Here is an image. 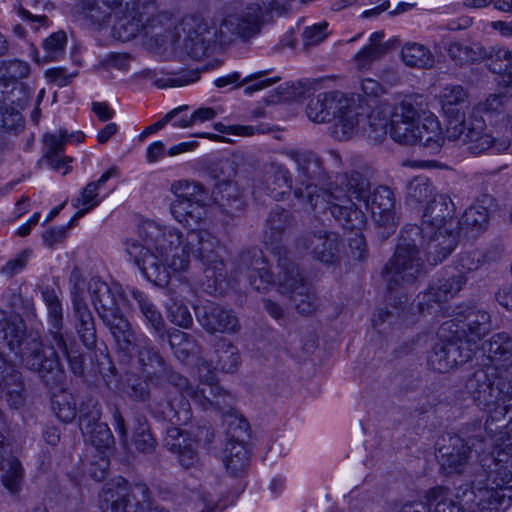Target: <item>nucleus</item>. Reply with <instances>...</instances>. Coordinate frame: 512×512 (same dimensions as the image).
I'll use <instances>...</instances> for the list:
<instances>
[{"label":"nucleus","instance_id":"7ed1b4c3","mask_svg":"<svg viewBox=\"0 0 512 512\" xmlns=\"http://www.w3.org/2000/svg\"><path fill=\"white\" fill-rule=\"evenodd\" d=\"M285 155L296 164L298 183L295 197L313 211L328 209L331 216L345 227L360 228L364 224L362 210L347 197L344 185L336 176L327 189L318 188V183L326 178L319 156L310 150L290 149Z\"/></svg>","mask_w":512,"mask_h":512},{"label":"nucleus","instance_id":"f3484780","mask_svg":"<svg viewBox=\"0 0 512 512\" xmlns=\"http://www.w3.org/2000/svg\"><path fill=\"white\" fill-rule=\"evenodd\" d=\"M148 486L135 484L130 486L124 479L106 484L99 493L101 512H137L146 502Z\"/></svg>","mask_w":512,"mask_h":512},{"label":"nucleus","instance_id":"5701e85b","mask_svg":"<svg viewBox=\"0 0 512 512\" xmlns=\"http://www.w3.org/2000/svg\"><path fill=\"white\" fill-rule=\"evenodd\" d=\"M419 124L417 109L410 101L404 100L394 107L390 115V136L395 142L415 145Z\"/></svg>","mask_w":512,"mask_h":512},{"label":"nucleus","instance_id":"774afa93","mask_svg":"<svg viewBox=\"0 0 512 512\" xmlns=\"http://www.w3.org/2000/svg\"><path fill=\"white\" fill-rule=\"evenodd\" d=\"M496 390L500 405H507L506 401L512 399V371H496Z\"/></svg>","mask_w":512,"mask_h":512},{"label":"nucleus","instance_id":"6e6d98bb","mask_svg":"<svg viewBox=\"0 0 512 512\" xmlns=\"http://www.w3.org/2000/svg\"><path fill=\"white\" fill-rule=\"evenodd\" d=\"M213 396L211 409L219 412L224 416H234L236 414V399L229 391L223 387H213L209 389Z\"/></svg>","mask_w":512,"mask_h":512},{"label":"nucleus","instance_id":"cd10ccee","mask_svg":"<svg viewBox=\"0 0 512 512\" xmlns=\"http://www.w3.org/2000/svg\"><path fill=\"white\" fill-rule=\"evenodd\" d=\"M75 16L85 24L103 28L109 23L112 12L122 9L123 0H77Z\"/></svg>","mask_w":512,"mask_h":512},{"label":"nucleus","instance_id":"9d476101","mask_svg":"<svg viewBox=\"0 0 512 512\" xmlns=\"http://www.w3.org/2000/svg\"><path fill=\"white\" fill-rule=\"evenodd\" d=\"M344 185L345 193L350 201L353 199L363 202L371 212L375 223L386 230L383 238H388L398 225L396 199L393 190L385 185H379L371 192L369 179L359 171L344 173L338 178Z\"/></svg>","mask_w":512,"mask_h":512},{"label":"nucleus","instance_id":"a878e982","mask_svg":"<svg viewBox=\"0 0 512 512\" xmlns=\"http://www.w3.org/2000/svg\"><path fill=\"white\" fill-rule=\"evenodd\" d=\"M205 368L207 369V372L204 375L201 374L202 368H198L201 387H194L189 383L187 378L182 375H174L173 387L180 393V397L175 398L176 400H185L188 402L189 398L201 406L202 409H211V399H213V396L210 394L209 389L221 386L218 383H213V374L210 369V365H207Z\"/></svg>","mask_w":512,"mask_h":512},{"label":"nucleus","instance_id":"0eeeda50","mask_svg":"<svg viewBox=\"0 0 512 512\" xmlns=\"http://www.w3.org/2000/svg\"><path fill=\"white\" fill-rule=\"evenodd\" d=\"M44 347L37 334L27 333L24 321L16 315H0V354L13 353L22 364L35 372L48 387L60 385L65 377L57 348Z\"/></svg>","mask_w":512,"mask_h":512},{"label":"nucleus","instance_id":"f257e3e1","mask_svg":"<svg viewBox=\"0 0 512 512\" xmlns=\"http://www.w3.org/2000/svg\"><path fill=\"white\" fill-rule=\"evenodd\" d=\"M145 245L127 240L125 250L144 277L157 286L169 283L172 273L188 270L193 256L203 265V290L210 295L222 294L226 281L220 240L207 230L192 229L184 235L174 226L145 221L139 229Z\"/></svg>","mask_w":512,"mask_h":512},{"label":"nucleus","instance_id":"052dcab7","mask_svg":"<svg viewBox=\"0 0 512 512\" xmlns=\"http://www.w3.org/2000/svg\"><path fill=\"white\" fill-rule=\"evenodd\" d=\"M132 444L138 452L144 454H150L155 450L157 442L146 422L139 423L138 427L134 430Z\"/></svg>","mask_w":512,"mask_h":512},{"label":"nucleus","instance_id":"393cba45","mask_svg":"<svg viewBox=\"0 0 512 512\" xmlns=\"http://www.w3.org/2000/svg\"><path fill=\"white\" fill-rule=\"evenodd\" d=\"M100 411L96 406L85 413L80 410L79 425L87 441L100 453H106L112 449L115 439L107 424L99 422Z\"/></svg>","mask_w":512,"mask_h":512},{"label":"nucleus","instance_id":"c85d7f7f","mask_svg":"<svg viewBox=\"0 0 512 512\" xmlns=\"http://www.w3.org/2000/svg\"><path fill=\"white\" fill-rule=\"evenodd\" d=\"M482 349L495 371L512 369V336L507 332L495 333L483 342Z\"/></svg>","mask_w":512,"mask_h":512},{"label":"nucleus","instance_id":"f704fd0d","mask_svg":"<svg viewBox=\"0 0 512 512\" xmlns=\"http://www.w3.org/2000/svg\"><path fill=\"white\" fill-rule=\"evenodd\" d=\"M131 297L137 305L144 322L155 332L159 339L166 335L165 321L150 297L136 288L131 289Z\"/></svg>","mask_w":512,"mask_h":512},{"label":"nucleus","instance_id":"49530a36","mask_svg":"<svg viewBox=\"0 0 512 512\" xmlns=\"http://www.w3.org/2000/svg\"><path fill=\"white\" fill-rule=\"evenodd\" d=\"M248 460V451L243 443L237 441H230L228 443L223 462L227 471L232 476H241L246 470Z\"/></svg>","mask_w":512,"mask_h":512},{"label":"nucleus","instance_id":"8fccbe9b","mask_svg":"<svg viewBox=\"0 0 512 512\" xmlns=\"http://www.w3.org/2000/svg\"><path fill=\"white\" fill-rule=\"evenodd\" d=\"M392 111L387 108H376L368 115V127L365 129L367 136L376 141L381 142L388 133V125L390 126V115Z\"/></svg>","mask_w":512,"mask_h":512},{"label":"nucleus","instance_id":"603ef678","mask_svg":"<svg viewBox=\"0 0 512 512\" xmlns=\"http://www.w3.org/2000/svg\"><path fill=\"white\" fill-rule=\"evenodd\" d=\"M170 192L175 196L173 201H197L201 200L204 188L196 181L178 180L171 184Z\"/></svg>","mask_w":512,"mask_h":512},{"label":"nucleus","instance_id":"412c9836","mask_svg":"<svg viewBox=\"0 0 512 512\" xmlns=\"http://www.w3.org/2000/svg\"><path fill=\"white\" fill-rule=\"evenodd\" d=\"M440 337L445 340L436 343L428 355V364L433 370L440 373L448 372L472 359L473 348H465L449 332H446V336Z\"/></svg>","mask_w":512,"mask_h":512},{"label":"nucleus","instance_id":"4d7b16f0","mask_svg":"<svg viewBox=\"0 0 512 512\" xmlns=\"http://www.w3.org/2000/svg\"><path fill=\"white\" fill-rule=\"evenodd\" d=\"M496 424V428H500L498 435L501 433L504 437L505 444L512 442V403L507 407L496 409L491 415L488 429H492V425Z\"/></svg>","mask_w":512,"mask_h":512},{"label":"nucleus","instance_id":"7c9ffc66","mask_svg":"<svg viewBox=\"0 0 512 512\" xmlns=\"http://www.w3.org/2000/svg\"><path fill=\"white\" fill-rule=\"evenodd\" d=\"M212 197L222 212L232 218L239 217L245 210L246 202L243 193L235 182H218L212 191Z\"/></svg>","mask_w":512,"mask_h":512},{"label":"nucleus","instance_id":"c9c22d12","mask_svg":"<svg viewBox=\"0 0 512 512\" xmlns=\"http://www.w3.org/2000/svg\"><path fill=\"white\" fill-rule=\"evenodd\" d=\"M267 186L264 193L274 200L280 201L289 194L292 188V178L289 170L279 163H271L266 170Z\"/></svg>","mask_w":512,"mask_h":512},{"label":"nucleus","instance_id":"79ce46f5","mask_svg":"<svg viewBox=\"0 0 512 512\" xmlns=\"http://www.w3.org/2000/svg\"><path fill=\"white\" fill-rule=\"evenodd\" d=\"M491 201V197L485 195L481 200L469 206L458 223L461 228L474 231L486 229L489 223V209L487 204H490Z\"/></svg>","mask_w":512,"mask_h":512},{"label":"nucleus","instance_id":"72a5a7b5","mask_svg":"<svg viewBox=\"0 0 512 512\" xmlns=\"http://www.w3.org/2000/svg\"><path fill=\"white\" fill-rule=\"evenodd\" d=\"M117 174L115 167L109 168L101 177L94 182L88 183L81 191L80 195L72 201V204L78 211L73 216L72 221L83 217L86 213L94 209L101 203L98 190L114 175Z\"/></svg>","mask_w":512,"mask_h":512},{"label":"nucleus","instance_id":"13d9d810","mask_svg":"<svg viewBox=\"0 0 512 512\" xmlns=\"http://www.w3.org/2000/svg\"><path fill=\"white\" fill-rule=\"evenodd\" d=\"M166 314L168 320L181 328H190L193 324L192 315L188 307L177 299H171L170 303L167 304Z\"/></svg>","mask_w":512,"mask_h":512},{"label":"nucleus","instance_id":"dca6fc26","mask_svg":"<svg viewBox=\"0 0 512 512\" xmlns=\"http://www.w3.org/2000/svg\"><path fill=\"white\" fill-rule=\"evenodd\" d=\"M69 284L76 334L86 348L93 349L97 342L95 319L86 302L85 281L79 270L71 272Z\"/></svg>","mask_w":512,"mask_h":512},{"label":"nucleus","instance_id":"20e7f679","mask_svg":"<svg viewBox=\"0 0 512 512\" xmlns=\"http://www.w3.org/2000/svg\"><path fill=\"white\" fill-rule=\"evenodd\" d=\"M280 247L274 248L279 269L277 279L270 270V265L259 248H250L241 252L237 260L235 277L244 276L249 285L257 292L265 293L274 285L277 291L290 298L294 308L304 315L312 314L318 307V298L312 288L304 282L298 266L283 255Z\"/></svg>","mask_w":512,"mask_h":512},{"label":"nucleus","instance_id":"4468645a","mask_svg":"<svg viewBox=\"0 0 512 512\" xmlns=\"http://www.w3.org/2000/svg\"><path fill=\"white\" fill-rule=\"evenodd\" d=\"M491 318L487 311L474 306L462 304L452 311V318L443 322L438 335L452 334L465 348L477 347V343L490 331Z\"/></svg>","mask_w":512,"mask_h":512},{"label":"nucleus","instance_id":"473e14b6","mask_svg":"<svg viewBox=\"0 0 512 512\" xmlns=\"http://www.w3.org/2000/svg\"><path fill=\"white\" fill-rule=\"evenodd\" d=\"M170 213L178 223L192 230L205 223L208 209L202 199L197 201H172Z\"/></svg>","mask_w":512,"mask_h":512},{"label":"nucleus","instance_id":"a18cd8bd","mask_svg":"<svg viewBox=\"0 0 512 512\" xmlns=\"http://www.w3.org/2000/svg\"><path fill=\"white\" fill-rule=\"evenodd\" d=\"M401 58L405 65L420 69H429L434 65V56L424 45L406 43L401 50Z\"/></svg>","mask_w":512,"mask_h":512},{"label":"nucleus","instance_id":"de8ad7c7","mask_svg":"<svg viewBox=\"0 0 512 512\" xmlns=\"http://www.w3.org/2000/svg\"><path fill=\"white\" fill-rule=\"evenodd\" d=\"M51 409L63 423L72 422L77 415V405L73 395L62 389L52 394Z\"/></svg>","mask_w":512,"mask_h":512},{"label":"nucleus","instance_id":"1a4fd4ad","mask_svg":"<svg viewBox=\"0 0 512 512\" xmlns=\"http://www.w3.org/2000/svg\"><path fill=\"white\" fill-rule=\"evenodd\" d=\"M169 21L166 15L157 12L155 1L129 0L124 9L115 13L112 35L122 42L142 35L162 45Z\"/></svg>","mask_w":512,"mask_h":512},{"label":"nucleus","instance_id":"a19ab883","mask_svg":"<svg viewBox=\"0 0 512 512\" xmlns=\"http://www.w3.org/2000/svg\"><path fill=\"white\" fill-rule=\"evenodd\" d=\"M214 362L220 371L235 373L241 365L238 348L227 339H219L214 345Z\"/></svg>","mask_w":512,"mask_h":512},{"label":"nucleus","instance_id":"2eb2a0df","mask_svg":"<svg viewBox=\"0 0 512 512\" xmlns=\"http://www.w3.org/2000/svg\"><path fill=\"white\" fill-rule=\"evenodd\" d=\"M85 290L88 291L99 318L109 329L112 337L131 325L119 307V299L122 296V288L119 284H109L100 277L94 276L85 283Z\"/></svg>","mask_w":512,"mask_h":512},{"label":"nucleus","instance_id":"c756f323","mask_svg":"<svg viewBox=\"0 0 512 512\" xmlns=\"http://www.w3.org/2000/svg\"><path fill=\"white\" fill-rule=\"evenodd\" d=\"M0 389L5 393L10 408L20 409L25 405L26 393L21 373L14 365L0 357Z\"/></svg>","mask_w":512,"mask_h":512},{"label":"nucleus","instance_id":"bf43d9fd","mask_svg":"<svg viewBox=\"0 0 512 512\" xmlns=\"http://www.w3.org/2000/svg\"><path fill=\"white\" fill-rule=\"evenodd\" d=\"M507 97L502 94H490L485 100L480 101L474 108L475 113L495 117L505 112Z\"/></svg>","mask_w":512,"mask_h":512},{"label":"nucleus","instance_id":"e2e57ef3","mask_svg":"<svg viewBox=\"0 0 512 512\" xmlns=\"http://www.w3.org/2000/svg\"><path fill=\"white\" fill-rule=\"evenodd\" d=\"M364 216V224L360 228L345 227L342 223H339L344 229L353 232V237L348 239V245L351 256L356 260H363L367 256V244L362 235V229L366 226L367 218L365 213L362 211Z\"/></svg>","mask_w":512,"mask_h":512},{"label":"nucleus","instance_id":"e433bc0d","mask_svg":"<svg viewBox=\"0 0 512 512\" xmlns=\"http://www.w3.org/2000/svg\"><path fill=\"white\" fill-rule=\"evenodd\" d=\"M0 470L3 471L1 482L11 495H18L22 489L24 469L20 461L7 452L0 451Z\"/></svg>","mask_w":512,"mask_h":512},{"label":"nucleus","instance_id":"39448f33","mask_svg":"<svg viewBox=\"0 0 512 512\" xmlns=\"http://www.w3.org/2000/svg\"><path fill=\"white\" fill-rule=\"evenodd\" d=\"M285 0H261L228 13L219 27L208 20L191 17L184 22L186 38L184 49L187 54L200 60L212 53L217 43L226 44L234 37L249 39L259 33L264 13L276 10Z\"/></svg>","mask_w":512,"mask_h":512},{"label":"nucleus","instance_id":"864d4df0","mask_svg":"<svg viewBox=\"0 0 512 512\" xmlns=\"http://www.w3.org/2000/svg\"><path fill=\"white\" fill-rule=\"evenodd\" d=\"M65 347H56L57 353L60 352L67 359L70 370L76 376H82L84 373V357L79 353L77 344L72 335L64 337Z\"/></svg>","mask_w":512,"mask_h":512},{"label":"nucleus","instance_id":"bb28decb","mask_svg":"<svg viewBox=\"0 0 512 512\" xmlns=\"http://www.w3.org/2000/svg\"><path fill=\"white\" fill-rule=\"evenodd\" d=\"M448 224L458 227V222L454 220V204L445 195L434 196L425 207L419 228L431 232L432 229L446 228Z\"/></svg>","mask_w":512,"mask_h":512},{"label":"nucleus","instance_id":"b1692460","mask_svg":"<svg viewBox=\"0 0 512 512\" xmlns=\"http://www.w3.org/2000/svg\"><path fill=\"white\" fill-rule=\"evenodd\" d=\"M42 298L47 309L48 329L46 342L52 347H65L64 337L70 334L64 333V313L62 302L54 288L46 286L42 292Z\"/></svg>","mask_w":512,"mask_h":512},{"label":"nucleus","instance_id":"c03bdc74","mask_svg":"<svg viewBox=\"0 0 512 512\" xmlns=\"http://www.w3.org/2000/svg\"><path fill=\"white\" fill-rule=\"evenodd\" d=\"M84 134L82 132L68 133L65 129H60L57 133H50L44 136V155L43 159L54 156H61L64 152L66 143L82 142Z\"/></svg>","mask_w":512,"mask_h":512},{"label":"nucleus","instance_id":"37998d69","mask_svg":"<svg viewBox=\"0 0 512 512\" xmlns=\"http://www.w3.org/2000/svg\"><path fill=\"white\" fill-rule=\"evenodd\" d=\"M434 187L425 176H417L406 185L405 203L411 208H417L422 204H428L434 195Z\"/></svg>","mask_w":512,"mask_h":512},{"label":"nucleus","instance_id":"ddd939ff","mask_svg":"<svg viewBox=\"0 0 512 512\" xmlns=\"http://www.w3.org/2000/svg\"><path fill=\"white\" fill-rule=\"evenodd\" d=\"M471 489H465L463 492H467L468 494L473 490L472 483ZM500 490V496L497 500H492L493 503L489 501H485L486 508L482 509L477 504L479 502V497L474 496H465L464 493L460 495L457 493L458 501L455 502L449 496L448 489L444 487H435L428 491L426 495L427 503L422 501H413L405 503L401 509V512H492L493 510H498L502 505V501L505 498V495ZM476 495H479L477 489H474ZM458 492H461V489H458Z\"/></svg>","mask_w":512,"mask_h":512},{"label":"nucleus","instance_id":"2f4dec72","mask_svg":"<svg viewBox=\"0 0 512 512\" xmlns=\"http://www.w3.org/2000/svg\"><path fill=\"white\" fill-rule=\"evenodd\" d=\"M168 342L175 357L186 364H197L200 368L206 367V363L200 358L201 347L188 333L178 329L167 332Z\"/></svg>","mask_w":512,"mask_h":512},{"label":"nucleus","instance_id":"680f3d73","mask_svg":"<svg viewBox=\"0 0 512 512\" xmlns=\"http://www.w3.org/2000/svg\"><path fill=\"white\" fill-rule=\"evenodd\" d=\"M67 42L66 34L63 31L53 33L43 42L46 61H57L65 52Z\"/></svg>","mask_w":512,"mask_h":512},{"label":"nucleus","instance_id":"4be33fe9","mask_svg":"<svg viewBox=\"0 0 512 512\" xmlns=\"http://www.w3.org/2000/svg\"><path fill=\"white\" fill-rule=\"evenodd\" d=\"M195 314L198 323L209 334H235L241 327L235 311L212 301L195 307Z\"/></svg>","mask_w":512,"mask_h":512},{"label":"nucleus","instance_id":"3c124183","mask_svg":"<svg viewBox=\"0 0 512 512\" xmlns=\"http://www.w3.org/2000/svg\"><path fill=\"white\" fill-rule=\"evenodd\" d=\"M447 51L449 57L459 65L476 62L486 55L480 46L471 47L461 42L450 43Z\"/></svg>","mask_w":512,"mask_h":512},{"label":"nucleus","instance_id":"f8f14e48","mask_svg":"<svg viewBox=\"0 0 512 512\" xmlns=\"http://www.w3.org/2000/svg\"><path fill=\"white\" fill-rule=\"evenodd\" d=\"M306 114L315 123L337 118L332 133L339 140L352 137L358 125V113L354 102L337 92L320 93L312 97L307 104Z\"/></svg>","mask_w":512,"mask_h":512},{"label":"nucleus","instance_id":"338daca9","mask_svg":"<svg viewBox=\"0 0 512 512\" xmlns=\"http://www.w3.org/2000/svg\"><path fill=\"white\" fill-rule=\"evenodd\" d=\"M327 27L328 24L326 22L306 27L302 34L304 47L308 48L310 46H315L324 41L328 35Z\"/></svg>","mask_w":512,"mask_h":512},{"label":"nucleus","instance_id":"aec40b11","mask_svg":"<svg viewBox=\"0 0 512 512\" xmlns=\"http://www.w3.org/2000/svg\"><path fill=\"white\" fill-rule=\"evenodd\" d=\"M342 246L339 235L327 230L308 232L297 243V248L301 252L324 264L338 262Z\"/></svg>","mask_w":512,"mask_h":512},{"label":"nucleus","instance_id":"6e6552de","mask_svg":"<svg viewBox=\"0 0 512 512\" xmlns=\"http://www.w3.org/2000/svg\"><path fill=\"white\" fill-rule=\"evenodd\" d=\"M468 97L469 94L462 85L447 84L442 88L439 101L442 110L448 116L447 139L466 145L475 155L487 151L493 154L505 152L511 145L508 137L488 132L485 120L481 116L466 119L464 113H461L468 104Z\"/></svg>","mask_w":512,"mask_h":512},{"label":"nucleus","instance_id":"a211bd4d","mask_svg":"<svg viewBox=\"0 0 512 512\" xmlns=\"http://www.w3.org/2000/svg\"><path fill=\"white\" fill-rule=\"evenodd\" d=\"M150 411L155 417L167 421L171 425L167 427L164 439V445L169 451L172 453L179 451L182 445L190 441L180 428V426L187 425L192 418L189 402L170 399L166 401V404H150Z\"/></svg>","mask_w":512,"mask_h":512},{"label":"nucleus","instance_id":"09e8293b","mask_svg":"<svg viewBox=\"0 0 512 512\" xmlns=\"http://www.w3.org/2000/svg\"><path fill=\"white\" fill-rule=\"evenodd\" d=\"M468 276L457 274L440 280L436 286H432L427 293L428 297H435L436 302L446 301L450 297H454L467 284Z\"/></svg>","mask_w":512,"mask_h":512},{"label":"nucleus","instance_id":"69168bd1","mask_svg":"<svg viewBox=\"0 0 512 512\" xmlns=\"http://www.w3.org/2000/svg\"><path fill=\"white\" fill-rule=\"evenodd\" d=\"M267 73L268 70L260 71L255 74H250L246 76L242 80V83L247 85L244 89L245 93L247 95H250L256 91L270 87L271 85L277 83L280 80V77L265 78Z\"/></svg>","mask_w":512,"mask_h":512},{"label":"nucleus","instance_id":"6ab92c4d","mask_svg":"<svg viewBox=\"0 0 512 512\" xmlns=\"http://www.w3.org/2000/svg\"><path fill=\"white\" fill-rule=\"evenodd\" d=\"M496 371L486 367L475 371L466 381L465 388L472 397L474 403L488 413L485 422V433H498L500 428H496V424L492 425V429H488L491 415L496 409L507 407L508 405H500L496 390Z\"/></svg>","mask_w":512,"mask_h":512},{"label":"nucleus","instance_id":"0e129e2a","mask_svg":"<svg viewBox=\"0 0 512 512\" xmlns=\"http://www.w3.org/2000/svg\"><path fill=\"white\" fill-rule=\"evenodd\" d=\"M17 3L18 13L22 18L29 21H37L39 23L46 22L47 17L45 15L32 14L28 8L34 9L35 11H39L40 7H42L43 11L51 10L53 8V5L45 0H17Z\"/></svg>","mask_w":512,"mask_h":512},{"label":"nucleus","instance_id":"9b49d317","mask_svg":"<svg viewBox=\"0 0 512 512\" xmlns=\"http://www.w3.org/2000/svg\"><path fill=\"white\" fill-rule=\"evenodd\" d=\"M113 339L119 353L136 358L138 369L151 384L160 385L168 382L174 386V375L179 374L172 370L144 332L135 331L130 325Z\"/></svg>","mask_w":512,"mask_h":512},{"label":"nucleus","instance_id":"423d86ee","mask_svg":"<svg viewBox=\"0 0 512 512\" xmlns=\"http://www.w3.org/2000/svg\"><path fill=\"white\" fill-rule=\"evenodd\" d=\"M285 0H261L228 13L219 27L208 20L191 17L184 22L186 38L184 49L187 54L200 60L212 53L217 43L226 44L234 37L249 39L259 33L264 13L276 10Z\"/></svg>","mask_w":512,"mask_h":512},{"label":"nucleus","instance_id":"5fc2aeb1","mask_svg":"<svg viewBox=\"0 0 512 512\" xmlns=\"http://www.w3.org/2000/svg\"><path fill=\"white\" fill-rule=\"evenodd\" d=\"M485 263V256L479 250L466 251L461 253L455 263V269L459 274L470 276L479 270Z\"/></svg>","mask_w":512,"mask_h":512},{"label":"nucleus","instance_id":"58836bf2","mask_svg":"<svg viewBox=\"0 0 512 512\" xmlns=\"http://www.w3.org/2000/svg\"><path fill=\"white\" fill-rule=\"evenodd\" d=\"M417 144L422 145L429 153H436L444 144V137L440 122L434 115H429L420 121L418 127Z\"/></svg>","mask_w":512,"mask_h":512},{"label":"nucleus","instance_id":"4c0bfd02","mask_svg":"<svg viewBox=\"0 0 512 512\" xmlns=\"http://www.w3.org/2000/svg\"><path fill=\"white\" fill-rule=\"evenodd\" d=\"M294 226V219L289 211L276 206L269 212L266 225L265 237L271 245L280 243Z\"/></svg>","mask_w":512,"mask_h":512},{"label":"nucleus","instance_id":"f03ea898","mask_svg":"<svg viewBox=\"0 0 512 512\" xmlns=\"http://www.w3.org/2000/svg\"><path fill=\"white\" fill-rule=\"evenodd\" d=\"M458 227L424 231L418 225L407 224L400 230L395 251L386 262L382 276L388 290V303L397 316L408 319L412 307L408 304L409 289L424 274L427 260L432 265L444 261L456 248Z\"/></svg>","mask_w":512,"mask_h":512},{"label":"nucleus","instance_id":"ea45409f","mask_svg":"<svg viewBox=\"0 0 512 512\" xmlns=\"http://www.w3.org/2000/svg\"><path fill=\"white\" fill-rule=\"evenodd\" d=\"M149 382L146 377L142 378L136 373L127 372L123 378L122 391L131 400L146 403L149 410L150 404H166V402L161 403L152 399Z\"/></svg>","mask_w":512,"mask_h":512}]
</instances>
